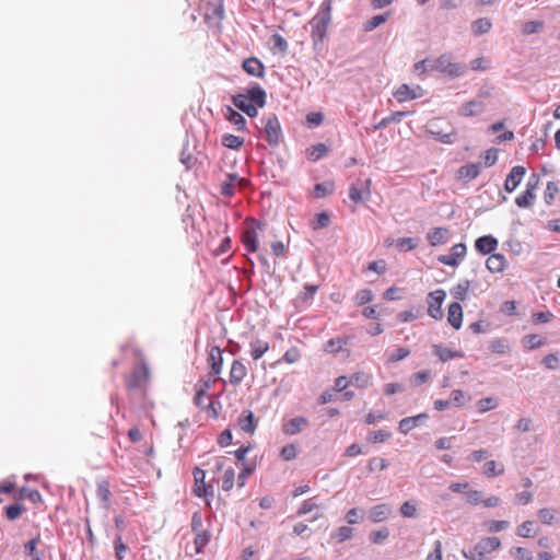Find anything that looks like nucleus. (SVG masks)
Segmentation results:
<instances>
[{
	"instance_id": "nucleus-1",
	"label": "nucleus",
	"mask_w": 560,
	"mask_h": 560,
	"mask_svg": "<svg viewBox=\"0 0 560 560\" xmlns=\"http://www.w3.org/2000/svg\"><path fill=\"white\" fill-rule=\"evenodd\" d=\"M121 351H130L136 360L133 370L125 376L127 388L129 390L144 389L150 381V370L143 358L142 351L132 345L121 346Z\"/></svg>"
},
{
	"instance_id": "nucleus-2",
	"label": "nucleus",
	"mask_w": 560,
	"mask_h": 560,
	"mask_svg": "<svg viewBox=\"0 0 560 560\" xmlns=\"http://www.w3.org/2000/svg\"><path fill=\"white\" fill-rule=\"evenodd\" d=\"M232 102L235 107L254 118L258 115V108L266 104V92L258 84H254L245 93L232 96Z\"/></svg>"
},
{
	"instance_id": "nucleus-3",
	"label": "nucleus",
	"mask_w": 560,
	"mask_h": 560,
	"mask_svg": "<svg viewBox=\"0 0 560 560\" xmlns=\"http://www.w3.org/2000/svg\"><path fill=\"white\" fill-rule=\"evenodd\" d=\"M261 229L262 225L257 220H245L241 240L247 252L256 253L258 250V231Z\"/></svg>"
},
{
	"instance_id": "nucleus-4",
	"label": "nucleus",
	"mask_w": 560,
	"mask_h": 560,
	"mask_svg": "<svg viewBox=\"0 0 560 560\" xmlns=\"http://www.w3.org/2000/svg\"><path fill=\"white\" fill-rule=\"evenodd\" d=\"M431 70L439 71L448 77H459L465 72V66L453 62L448 54L441 55L432 65Z\"/></svg>"
},
{
	"instance_id": "nucleus-5",
	"label": "nucleus",
	"mask_w": 560,
	"mask_h": 560,
	"mask_svg": "<svg viewBox=\"0 0 560 560\" xmlns=\"http://www.w3.org/2000/svg\"><path fill=\"white\" fill-rule=\"evenodd\" d=\"M501 541L498 537H485L470 550V560H482L492 551L499 549Z\"/></svg>"
},
{
	"instance_id": "nucleus-6",
	"label": "nucleus",
	"mask_w": 560,
	"mask_h": 560,
	"mask_svg": "<svg viewBox=\"0 0 560 560\" xmlns=\"http://www.w3.org/2000/svg\"><path fill=\"white\" fill-rule=\"evenodd\" d=\"M445 298L446 292L443 289L432 291L428 295V314L435 320H440L444 316L442 304Z\"/></svg>"
},
{
	"instance_id": "nucleus-7",
	"label": "nucleus",
	"mask_w": 560,
	"mask_h": 560,
	"mask_svg": "<svg viewBox=\"0 0 560 560\" xmlns=\"http://www.w3.org/2000/svg\"><path fill=\"white\" fill-rule=\"evenodd\" d=\"M539 177L536 174H533L527 183L526 189L515 199V203L520 208H528L530 207L536 198V190L538 189Z\"/></svg>"
},
{
	"instance_id": "nucleus-8",
	"label": "nucleus",
	"mask_w": 560,
	"mask_h": 560,
	"mask_svg": "<svg viewBox=\"0 0 560 560\" xmlns=\"http://www.w3.org/2000/svg\"><path fill=\"white\" fill-rule=\"evenodd\" d=\"M207 364L209 366V372L207 375L220 380L219 375L221 374L223 368V353L220 347H210L207 355Z\"/></svg>"
},
{
	"instance_id": "nucleus-9",
	"label": "nucleus",
	"mask_w": 560,
	"mask_h": 560,
	"mask_svg": "<svg viewBox=\"0 0 560 560\" xmlns=\"http://www.w3.org/2000/svg\"><path fill=\"white\" fill-rule=\"evenodd\" d=\"M218 381L219 380L209 375H205L197 381L194 386L195 395L192 399L197 407H203L208 390L211 389Z\"/></svg>"
},
{
	"instance_id": "nucleus-10",
	"label": "nucleus",
	"mask_w": 560,
	"mask_h": 560,
	"mask_svg": "<svg viewBox=\"0 0 560 560\" xmlns=\"http://www.w3.org/2000/svg\"><path fill=\"white\" fill-rule=\"evenodd\" d=\"M265 135L269 145L276 147L282 140V130L277 116L271 115L265 122Z\"/></svg>"
},
{
	"instance_id": "nucleus-11",
	"label": "nucleus",
	"mask_w": 560,
	"mask_h": 560,
	"mask_svg": "<svg viewBox=\"0 0 560 560\" xmlns=\"http://www.w3.org/2000/svg\"><path fill=\"white\" fill-rule=\"evenodd\" d=\"M467 247L464 243H458L452 246L451 253L446 255H440L438 260L446 266L457 267L460 261L465 258Z\"/></svg>"
},
{
	"instance_id": "nucleus-12",
	"label": "nucleus",
	"mask_w": 560,
	"mask_h": 560,
	"mask_svg": "<svg viewBox=\"0 0 560 560\" xmlns=\"http://www.w3.org/2000/svg\"><path fill=\"white\" fill-rule=\"evenodd\" d=\"M371 195V179H365L363 182L358 180L355 184H352L349 188V198L359 203L363 201L365 197Z\"/></svg>"
},
{
	"instance_id": "nucleus-13",
	"label": "nucleus",
	"mask_w": 560,
	"mask_h": 560,
	"mask_svg": "<svg viewBox=\"0 0 560 560\" xmlns=\"http://www.w3.org/2000/svg\"><path fill=\"white\" fill-rule=\"evenodd\" d=\"M423 95V91L420 85L410 88L408 84H401L395 92L394 97L399 103L419 98Z\"/></svg>"
},
{
	"instance_id": "nucleus-14",
	"label": "nucleus",
	"mask_w": 560,
	"mask_h": 560,
	"mask_svg": "<svg viewBox=\"0 0 560 560\" xmlns=\"http://www.w3.org/2000/svg\"><path fill=\"white\" fill-rule=\"evenodd\" d=\"M329 23V14H317L311 21L312 25V37L314 39H324L326 37L327 25Z\"/></svg>"
},
{
	"instance_id": "nucleus-15",
	"label": "nucleus",
	"mask_w": 560,
	"mask_h": 560,
	"mask_svg": "<svg viewBox=\"0 0 560 560\" xmlns=\"http://www.w3.org/2000/svg\"><path fill=\"white\" fill-rule=\"evenodd\" d=\"M526 168L521 165L512 167L504 182V189L508 192L514 191L524 178Z\"/></svg>"
},
{
	"instance_id": "nucleus-16",
	"label": "nucleus",
	"mask_w": 560,
	"mask_h": 560,
	"mask_svg": "<svg viewBox=\"0 0 560 560\" xmlns=\"http://www.w3.org/2000/svg\"><path fill=\"white\" fill-rule=\"evenodd\" d=\"M247 376V368L240 360H234L229 372V383L232 386H238Z\"/></svg>"
},
{
	"instance_id": "nucleus-17",
	"label": "nucleus",
	"mask_w": 560,
	"mask_h": 560,
	"mask_svg": "<svg viewBox=\"0 0 560 560\" xmlns=\"http://www.w3.org/2000/svg\"><path fill=\"white\" fill-rule=\"evenodd\" d=\"M428 132L433 136L435 140L444 144L453 143L457 135L454 127L451 126L448 131H444L443 129L439 128L435 122L430 124Z\"/></svg>"
},
{
	"instance_id": "nucleus-18",
	"label": "nucleus",
	"mask_w": 560,
	"mask_h": 560,
	"mask_svg": "<svg viewBox=\"0 0 560 560\" xmlns=\"http://www.w3.org/2000/svg\"><path fill=\"white\" fill-rule=\"evenodd\" d=\"M509 266L508 259L503 254H491L486 260V268L491 273H501Z\"/></svg>"
},
{
	"instance_id": "nucleus-19",
	"label": "nucleus",
	"mask_w": 560,
	"mask_h": 560,
	"mask_svg": "<svg viewBox=\"0 0 560 560\" xmlns=\"http://www.w3.org/2000/svg\"><path fill=\"white\" fill-rule=\"evenodd\" d=\"M194 538L192 551H189L188 547H186V553L189 557H194L195 555L201 553L203 548L209 544L211 539V534L208 529L196 532Z\"/></svg>"
},
{
	"instance_id": "nucleus-20",
	"label": "nucleus",
	"mask_w": 560,
	"mask_h": 560,
	"mask_svg": "<svg viewBox=\"0 0 560 560\" xmlns=\"http://www.w3.org/2000/svg\"><path fill=\"white\" fill-rule=\"evenodd\" d=\"M243 70L252 77L264 78L265 77V66L264 63L256 57L246 58L242 65Z\"/></svg>"
},
{
	"instance_id": "nucleus-21",
	"label": "nucleus",
	"mask_w": 560,
	"mask_h": 560,
	"mask_svg": "<svg viewBox=\"0 0 560 560\" xmlns=\"http://www.w3.org/2000/svg\"><path fill=\"white\" fill-rule=\"evenodd\" d=\"M498 247V240L492 235H485L476 240L475 248L482 255L494 254Z\"/></svg>"
},
{
	"instance_id": "nucleus-22",
	"label": "nucleus",
	"mask_w": 560,
	"mask_h": 560,
	"mask_svg": "<svg viewBox=\"0 0 560 560\" xmlns=\"http://www.w3.org/2000/svg\"><path fill=\"white\" fill-rule=\"evenodd\" d=\"M447 322L456 330L463 325V307L458 302L451 303L447 310Z\"/></svg>"
},
{
	"instance_id": "nucleus-23",
	"label": "nucleus",
	"mask_w": 560,
	"mask_h": 560,
	"mask_svg": "<svg viewBox=\"0 0 560 560\" xmlns=\"http://www.w3.org/2000/svg\"><path fill=\"white\" fill-rule=\"evenodd\" d=\"M246 184L244 178H240L236 174H229L226 179L221 184V194L225 197L234 195L236 186H243Z\"/></svg>"
},
{
	"instance_id": "nucleus-24",
	"label": "nucleus",
	"mask_w": 560,
	"mask_h": 560,
	"mask_svg": "<svg viewBox=\"0 0 560 560\" xmlns=\"http://www.w3.org/2000/svg\"><path fill=\"white\" fill-rule=\"evenodd\" d=\"M450 238V230L447 228H434L427 234V240L431 246L445 244Z\"/></svg>"
},
{
	"instance_id": "nucleus-25",
	"label": "nucleus",
	"mask_w": 560,
	"mask_h": 560,
	"mask_svg": "<svg viewBox=\"0 0 560 560\" xmlns=\"http://www.w3.org/2000/svg\"><path fill=\"white\" fill-rule=\"evenodd\" d=\"M237 424L244 432L253 434L257 428L253 411L244 410L237 419Z\"/></svg>"
},
{
	"instance_id": "nucleus-26",
	"label": "nucleus",
	"mask_w": 560,
	"mask_h": 560,
	"mask_svg": "<svg viewBox=\"0 0 560 560\" xmlns=\"http://www.w3.org/2000/svg\"><path fill=\"white\" fill-rule=\"evenodd\" d=\"M392 514V509L388 504L382 503L374 505L370 510V520L373 523H381L386 521Z\"/></svg>"
},
{
	"instance_id": "nucleus-27",
	"label": "nucleus",
	"mask_w": 560,
	"mask_h": 560,
	"mask_svg": "<svg viewBox=\"0 0 560 560\" xmlns=\"http://www.w3.org/2000/svg\"><path fill=\"white\" fill-rule=\"evenodd\" d=\"M433 352L441 362H447L456 358H464V353L458 350H451L442 345H433Z\"/></svg>"
},
{
	"instance_id": "nucleus-28",
	"label": "nucleus",
	"mask_w": 560,
	"mask_h": 560,
	"mask_svg": "<svg viewBox=\"0 0 560 560\" xmlns=\"http://www.w3.org/2000/svg\"><path fill=\"white\" fill-rule=\"evenodd\" d=\"M205 478H206L205 471L202 469L196 467L194 469V480H195L194 493L199 498H203L208 494Z\"/></svg>"
},
{
	"instance_id": "nucleus-29",
	"label": "nucleus",
	"mask_w": 560,
	"mask_h": 560,
	"mask_svg": "<svg viewBox=\"0 0 560 560\" xmlns=\"http://www.w3.org/2000/svg\"><path fill=\"white\" fill-rule=\"evenodd\" d=\"M483 109L485 105L482 102L469 101L459 107L458 113L464 117H471L481 114Z\"/></svg>"
},
{
	"instance_id": "nucleus-30",
	"label": "nucleus",
	"mask_w": 560,
	"mask_h": 560,
	"mask_svg": "<svg viewBox=\"0 0 560 560\" xmlns=\"http://www.w3.org/2000/svg\"><path fill=\"white\" fill-rule=\"evenodd\" d=\"M349 343V337L340 336L336 338L329 339L325 346L324 350L328 353L336 354L343 350L345 346Z\"/></svg>"
},
{
	"instance_id": "nucleus-31",
	"label": "nucleus",
	"mask_w": 560,
	"mask_h": 560,
	"mask_svg": "<svg viewBox=\"0 0 560 560\" xmlns=\"http://www.w3.org/2000/svg\"><path fill=\"white\" fill-rule=\"evenodd\" d=\"M480 174V166L477 163L463 165L457 171V177L464 180L475 179Z\"/></svg>"
},
{
	"instance_id": "nucleus-32",
	"label": "nucleus",
	"mask_w": 560,
	"mask_h": 560,
	"mask_svg": "<svg viewBox=\"0 0 560 560\" xmlns=\"http://www.w3.org/2000/svg\"><path fill=\"white\" fill-rule=\"evenodd\" d=\"M350 383L360 389H365L372 384V375L364 371L354 372L350 376Z\"/></svg>"
},
{
	"instance_id": "nucleus-33",
	"label": "nucleus",
	"mask_w": 560,
	"mask_h": 560,
	"mask_svg": "<svg viewBox=\"0 0 560 560\" xmlns=\"http://www.w3.org/2000/svg\"><path fill=\"white\" fill-rule=\"evenodd\" d=\"M270 349L269 342L256 339L250 342V355L254 360H259Z\"/></svg>"
},
{
	"instance_id": "nucleus-34",
	"label": "nucleus",
	"mask_w": 560,
	"mask_h": 560,
	"mask_svg": "<svg viewBox=\"0 0 560 560\" xmlns=\"http://www.w3.org/2000/svg\"><path fill=\"white\" fill-rule=\"evenodd\" d=\"M482 472L488 478L501 476L504 472V465L493 459L488 460L483 465Z\"/></svg>"
},
{
	"instance_id": "nucleus-35",
	"label": "nucleus",
	"mask_w": 560,
	"mask_h": 560,
	"mask_svg": "<svg viewBox=\"0 0 560 560\" xmlns=\"http://www.w3.org/2000/svg\"><path fill=\"white\" fill-rule=\"evenodd\" d=\"M306 424H307V420L305 418L296 417V418L291 419L283 425V431L287 434L293 435V434L299 433L302 430V428L305 427Z\"/></svg>"
},
{
	"instance_id": "nucleus-36",
	"label": "nucleus",
	"mask_w": 560,
	"mask_h": 560,
	"mask_svg": "<svg viewBox=\"0 0 560 560\" xmlns=\"http://www.w3.org/2000/svg\"><path fill=\"white\" fill-rule=\"evenodd\" d=\"M427 418H428L427 413H420L415 417L404 418L399 421V430L406 434L410 430H412L413 428H416L418 425L420 419H427Z\"/></svg>"
},
{
	"instance_id": "nucleus-37",
	"label": "nucleus",
	"mask_w": 560,
	"mask_h": 560,
	"mask_svg": "<svg viewBox=\"0 0 560 560\" xmlns=\"http://www.w3.org/2000/svg\"><path fill=\"white\" fill-rule=\"evenodd\" d=\"M225 118L234 125L238 130H245L246 120L245 118L232 107L226 108Z\"/></svg>"
},
{
	"instance_id": "nucleus-38",
	"label": "nucleus",
	"mask_w": 560,
	"mask_h": 560,
	"mask_svg": "<svg viewBox=\"0 0 560 560\" xmlns=\"http://www.w3.org/2000/svg\"><path fill=\"white\" fill-rule=\"evenodd\" d=\"M327 153V147L324 143H317L306 149V156L310 161H317Z\"/></svg>"
},
{
	"instance_id": "nucleus-39",
	"label": "nucleus",
	"mask_w": 560,
	"mask_h": 560,
	"mask_svg": "<svg viewBox=\"0 0 560 560\" xmlns=\"http://www.w3.org/2000/svg\"><path fill=\"white\" fill-rule=\"evenodd\" d=\"M335 185L332 182L319 183L314 186L313 196L314 198H324L332 194Z\"/></svg>"
},
{
	"instance_id": "nucleus-40",
	"label": "nucleus",
	"mask_w": 560,
	"mask_h": 560,
	"mask_svg": "<svg viewBox=\"0 0 560 560\" xmlns=\"http://www.w3.org/2000/svg\"><path fill=\"white\" fill-rule=\"evenodd\" d=\"M39 542L40 536L37 535L35 538L27 541L24 546L25 552L31 557L32 560H42V555L37 551V546Z\"/></svg>"
},
{
	"instance_id": "nucleus-41",
	"label": "nucleus",
	"mask_w": 560,
	"mask_h": 560,
	"mask_svg": "<svg viewBox=\"0 0 560 560\" xmlns=\"http://www.w3.org/2000/svg\"><path fill=\"white\" fill-rule=\"evenodd\" d=\"M353 528L349 526H341L331 533V539L337 542H343L353 536Z\"/></svg>"
},
{
	"instance_id": "nucleus-42",
	"label": "nucleus",
	"mask_w": 560,
	"mask_h": 560,
	"mask_svg": "<svg viewBox=\"0 0 560 560\" xmlns=\"http://www.w3.org/2000/svg\"><path fill=\"white\" fill-rule=\"evenodd\" d=\"M26 511V508L22 503H14L5 508V517L9 521H15L19 518L24 512Z\"/></svg>"
},
{
	"instance_id": "nucleus-43",
	"label": "nucleus",
	"mask_w": 560,
	"mask_h": 560,
	"mask_svg": "<svg viewBox=\"0 0 560 560\" xmlns=\"http://www.w3.org/2000/svg\"><path fill=\"white\" fill-rule=\"evenodd\" d=\"M492 24L489 19L482 18L472 22L471 28L475 35H482L488 33L491 28Z\"/></svg>"
},
{
	"instance_id": "nucleus-44",
	"label": "nucleus",
	"mask_w": 560,
	"mask_h": 560,
	"mask_svg": "<svg viewBox=\"0 0 560 560\" xmlns=\"http://www.w3.org/2000/svg\"><path fill=\"white\" fill-rule=\"evenodd\" d=\"M243 143L244 139L238 136L226 133L222 137V144L229 149L238 150Z\"/></svg>"
},
{
	"instance_id": "nucleus-45",
	"label": "nucleus",
	"mask_w": 560,
	"mask_h": 560,
	"mask_svg": "<svg viewBox=\"0 0 560 560\" xmlns=\"http://www.w3.org/2000/svg\"><path fill=\"white\" fill-rule=\"evenodd\" d=\"M516 534L520 537L524 538H530L534 537L536 534L534 522L532 521H525L523 522L516 529Z\"/></svg>"
},
{
	"instance_id": "nucleus-46",
	"label": "nucleus",
	"mask_w": 560,
	"mask_h": 560,
	"mask_svg": "<svg viewBox=\"0 0 560 560\" xmlns=\"http://www.w3.org/2000/svg\"><path fill=\"white\" fill-rule=\"evenodd\" d=\"M469 290V281H463L460 283H457L451 291L452 295L458 300L464 301L467 298V293Z\"/></svg>"
},
{
	"instance_id": "nucleus-47",
	"label": "nucleus",
	"mask_w": 560,
	"mask_h": 560,
	"mask_svg": "<svg viewBox=\"0 0 560 560\" xmlns=\"http://www.w3.org/2000/svg\"><path fill=\"white\" fill-rule=\"evenodd\" d=\"M542 343H544L542 338L536 334L527 335L523 338V345L528 350L536 349V348L540 347Z\"/></svg>"
},
{
	"instance_id": "nucleus-48",
	"label": "nucleus",
	"mask_w": 560,
	"mask_h": 560,
	"mask_svg": "<svg viewBox=\"0 0 560 560\" xmlns=\"http://www.w3.org/2000/svg\"><path fill=\"white\" fill-rule=\"evenodd\" d=\"M235 471L233 468L225 469L222 477V489L224 491H231L234 487Z\"/></svg>"
},
{
	"instance_id": "nucleus-49",
	"label": "nucleus",
	"mask_w": 560,
	"mask_h": 560,
	"mask_svg": "<svg viewBox=\"0 0 560 560\" xmlns=\"http://www.w3.org/2000/svg\"><path fill=\"white\" fill-rule=\"evenodd\" d=\"M373 292L370 289L359 290L354 295V302L357 305H364L373 300Z\"/></svg>"
},
{
	"instance_id": "nucleus-50",
	"label": "nucleus",
	"mask_w": 560,
	"mask_h": 560,
	"mask_svg": "<svg viewBox=\"0 0 560 560\" xmlns=\"http://www.w3.org/2000/svg\"><path fill=\"white\" fill-rule=\"evenodd\" d=\"M489 349L493 353L504 354L509 350V343H508L506 339L499 338V339H495L490 342Z\"/></svg>"
},
{
	"instance_id": "nucleus-51",
	"label": "nucleus",
	"mask_w": 560,
	"mask_h": 560,
	"mask_svg": "<svg viewBox=\"0 0 560 560\" xmlns=\"http://www.w3.org/2000/svg\"><path fill=\"white\" fill-rule=\"evenodd\" d=\"M479 412H487L498 407V401L493 397L481 398L477 402Z\"/></svg>"
},
{
	"instance_id": "nucleus-52",
	"label": "nucleus",
	"mask_w": 560,
	"mask_h": 560,
	"mask_svg": "<svg viewBox=\"0 0 560 560\" xmlns=\"http://www.w3.org/2000/svg\"><path fill=\"white\" fill-rule=\"evenodd\" d=\"M96 494L101 501L107 504L112 495L109 490V483L107 481H101L97 485Z\"/></svg>"
},
{
	"instance_id": "nucleus-53",
	"label": "nucleus",
	"mask_w": 560,
	"mask_h": 560,
	"mask_svg": "<svg viewBox=\"0 0 560 560\" xmlns=\"http://www.w3.org/2000/svg\"><path fill=\"white\" fill-rule=\"evenodd\" d=\"M542 28L544 23L541 21H529L522 25V33L524 35H530L540 32Z\"/></svg>"
},
{
	"instance_id": "nucleus-54",
	"label": "nucleus",
	"mask_w": 560,
	"mask_h": 560,
	"mask_svg": "<svg viewBox=\"0 0 560 560\" xmlns=\"http://www.w3.org/2000/svg\"><path fill=\"white\" fill-rule=\"evenodd\" d=\"M559 188L558 185L555 182H548L545 192H544V199L547 205H551L555 200L556 195L558 194Z\"/></svg>"
},
{
	"instance_id": "nucleus-55",
	"label": "nucleus",
	"mask_w": 560,
	"mask_h": 560,
	"mask_svg": "<svg viewBox=\"0 0 560 560\" xmlns=\"http://www.w3.org/2000/svg\"><path fill=\"white\" fill-rule=\"evenodd\" d=\"M316 509H318V504L316 503V497L310 498L302 502V504L298 511V514L300 516H302V515L313 512Z\"/></svg>"
},
{
	"instance_id": "nucleus-56",
	"label": "nucleus",
	"mask_w": 560,
	"mask_h": 560,
	"mask_svg": "<svg viewBox=\"0 0 560 560\" xmlns=\"http://www.w3.org/2000/svg\"><path fill=\"white\" fill-rule=\"evenodd\" d=\"M389 537V530L386 527H383L381 529L374 530L370 534V540L375 544L380 545L383 541H385Z\"/></svg>"
},
{
	"instance_id": "nucleus-57",
	"label": "nucleus",
	"mask_w": 560,
	"mask_h": 560,
	"mask_svg": "<svg viewBox=\"0 0 560 560\" xmlns=\"http://www.w3.org/2000/svg\"><path fill=\"white\" fill-rule=\"evenodd\" d=\"M387 19H388V13L374 15L366 22L364 30L372 31V30L376 28L377 26H380L381 24L385 23L387 21Z\"/></svg>"
},
{
	"instance_id": "nucleus-58",
	"label": "nucleus",
	"mask_w": 560,
	"mask_h": 560,
	"mask_svg": "<svg viewBox=\"0 0 560 560\" xmlns=\"http://www.w3.org/2000/svg\"><path fill=\"white\" fill-rule=\"evenodd\" d=\"M400 514L404 517H415L417 514V504L415 501H406L400 506Z\"/></svg>"
},
{
	"instance_id": "nucleus-59",
	"label": "nucleus",
	"mask_w": 560,
	"mask_h": 560,
	"mask_svg": "<svg viewBox=\"0 0 560 560\" xmlns=\"http://www.w3.org/2000/svg\"><path fill=\"white\" fill-rule=\"evenodd\" d=\"M388 466V463L385 458L382 457H373L369 460L368 468L370 471L384 470Z\"/></svg>"
},
{
	"instance_id": "nucleus-60",
	"label": "nucleus",
	"mask_w": 560,
	"mask_h": 560,
	"mask_svg": "<svg viewBox=\"0 0 560 560\" xmlns=\"http://www.w3.org/2000/svg\"><path fill=\"white\" fill-rule=\"evenodd\" d=\"M298 455V448L295 444H287L281 448L280 456L284 460H292Z\"/></svg>"
},
{
	"instance_id": "nucleus-61",
	"label": "nucleus",
	"mask_w": 560,
	"mask_h": 560,
	"mask_svg": "<svg viewBox=\"0 0 560 560\" xmlns=\"http://www.w3.org/2000/svg\"><path fill=\"white\" fill-rule=\"evenodd\" d=\"M300 359H301V352L298 347H291L283 354V360L289 364H293V363L298 362Z\"/></svg>"
},
{
	"instance_id": "nucleus-62",
	"label": "nucleus",
	"mask_w": 560,
	"mask_h": 560,
	"mask_svg": "<svg viewBox=\"0 0 560 560\" xmlns=\"http://www.w3.org/2000/svg\"><path fill=\"white\" fill-rule=\"evenodd\" d=\"M417 246V241L412 237H402L397 241V247L401 252L412 250Z\"/></svg>"
},
{
	"instance_id": "nucleus-63",
	"label": "nucleus",
	"mask_w": 560,
	"mask_h": 560,
	"mask_svg": "<svg viewBox=\"0 0 560 560\" xmlns=\"http://www.w3.org/2000/svg\"><path fill=\"white\" fill-rule=\"evenodd\" d=\"M409 354H410V350L408 348H402V347L398 348L388 357V362L395 363V362L401 361V360L406 359Z\"/></svg>"
},
{
	"instance_id": "nucleus-64",
	"label": "nucleus",
	"mask_w": 560,
	"mask_h": 560,
	"mask_svg": "<svg viewBox=\"0 0 560 560\" xmlns=\"http://www.w3.org/2000/svg\"><path fill=\"white\" fill-rule=\"evenodd\" d=\"M514 555L518 560H532L533 553L530 550L523 547H515L510 551Z\"/></svg>"
}]
</instances>
